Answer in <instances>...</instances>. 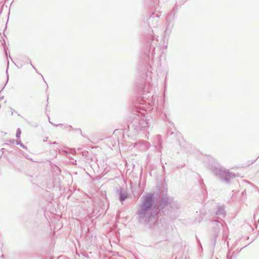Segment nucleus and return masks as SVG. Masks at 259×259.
I'll use <instances>...</instances> for the list:
<instances>
[{"label": "nucleus", "instance_id": "obj_22", "mask_svg": "<svg viewBox=\"0 0 259 259\" xmlns=\"http://www.w3.org/2000/svg\"><path fill=\"white\" fill-rule=\"evenodd\" d=\"M41 76L42 77V78H44V76L42 75H41Z\"/></svg>", "mask_w": 259, "mask_h": 259}, {"label": "nucleus", "instance_id": "obj_14", "mask_svg": "<svg viewBox=\"0 0 259 259\" xmlns=\"http://www.w3.org/2000/svg\"><path fill=\"white\" fill-rule=\"evenodd\" d=\"M21 134V131L20 128H18L16 132V136L17 138H20Z\"/></svg>", "mask_w": 259, "mask_h": 259}, {"label": "nucleus", "instance_id": "obj_20", "mask_svg": "<svg viewBox=\"0 0 259 259\" xmlns=\"http://www.w3.org/2000/svg\"><path fill=\"white\" fill-rule=\"evenodd\" d=\"M47 141V139L44 140V142Z\"/></svg>", "mask_w": 259, "mask_h": 259}, {"label": "nucleus", "instance_id": "obj_16", "mask_svg": "<svg viewBox=\"0 0 259 259\" xmlns=\"http://www.w3.org/2000/svg\"><path fill=\"white\" fill-rule=\"evenodd\" d=\"M154 19L157 20V18H155L154 17H150V18H149V21H151V20H154Z\"/></svg>", "mask_w": 259, "mask_h": 259}, {"label": "nucleus", "instance_id": "obj_23", "mask_svg": "<svg viewBox=\"0 0 259 259\" xmlns=\"http://www.w3.org/2000/svg\"><path fill=\"white\" fill-rule=\"evenodd\" d=\"M41 76L42 77V78H44V76L42 75H41Z\"/></svg>", "mask_w": 259, "mask_h": 259}, {"label": "nucleus", "instance_id": "obj_12", "mask_svg": "<svg viewBox=\"0 0 259 259\" xmlns=\"http://www.w3.org/2000/svg\"><path fill=\"white\" fill-rule=\"evenodd\" d=\"M157 139L158 140V144L159 145L160 148H161V144H162V141H161V137L160 135H157Z\"/></svg>", "mask_w": 259, "mask_h": 259}, {"label": "nucleus", "instance_id": "obj_6", "mask_svg": "<svg viewBox=\"0 0 259 259\" xmlns=\"http://www.w3.org/2000/svg\"><path fill=\"white\" fill-rule=\"evenodd\" d=\"M216 214L218 215L220 218H224L225 217L226 211L224 206H220L218 207Z\"/></svg>", "mask_w": 259, "mask_h": 259}, {"label": "nucleus", "instance_id": "obj_21", "mask_svg": "<svg viewBox=\"0 0 259 259\" xmlns=\"http://www.w3.org/2000/svg\"><path fill=\"white\" fill-rule=\"evenodd\" d=\"M41 76L42 77V78H44V76L42 75H41Z\"/></svg>", "mask_w": 259, "mask_h": 259}, {"label": "nucleus", "instance_id": "obj_3", "mask_svg": "<svg viewBox=\"0 0 259 259\" xmlns=\"http://www.w3.org/2000/svg\"><path fill=\"white\" fill-rule=\"evenodd\" d=\"M208 168L213 172L216 177L226 183H229L230 180L235 178L236 176L234 173L230 172L229 170L225 169L218 164L209 165H208Z\"/></svg>", "mask_w": 259, "mask_h": 259}, {"label": "nucleus", "instance_id": "obj_2", "mask_svg": "<svg viewBox=\"0 0 259 259\" xmlns=\"http://www.w3.org/2000/svg\"><path fill=\"white\" fill-rule=\"evenodd\" d=\"M157 74L151 70H148L146 73L144 83L138 85V89L143 95L150 94L153 87L157 85Z\"/></svg>", "mask_w": 259, "mask_h": 259}, {"label": "nucleus", "instance_id": "obj_11", "mask_svg": "<svg viewBox=\"0 0 259 259\" xmlns=\"http://www.w3.org/2000/svg\"><path fill=\"white\" fill-rule=\"evenodd\" d=\"M228 237V233L227 232V228L225 227L223 229V237L225 239Z\"/></svg>", "mask_w": 259, "mask_h": 259}, {"label": "nucleus", "instance_id": "obj_17", "mask_svg": "<svg viewBox=\"0 0 259 259\" xmlns=\"http://www.w3.org/2000/svg\"><path fill=\"white\" fill-rule=\"evenodd\" d=\"M30 65L32 66V67L35 69V70L37 72L36 68L34 67V66L32 65V64L30 62Z\"/></svg>", "mask_w": 259, "mask_h": 259}, {"label": "nucleus", "instance_id": "obj_9", "mask_svg": "<svg viewBox=\"0 0 259 259\" xmlns=\"http://www.w3.org/2000/svg\"><path fill=\"white\" fill-rule=\"evenodd\" d=\"M127 197V194L125 192H122L121 190L119 193V200L122 202Z\"/></svg>", "mask_w": 259, "mask_h": 259}, {"label": "nucleus", "instance_id": "obj_8", "mask_svg": "<svg viewBox=\"0 0 259 259\" xmlns=\"http://www.w3.org/2000/svg\"><path fill=\"white\" fill-rule=\"evenodd\" d=\"M150 96L148 97V98L146 99L147 100V102L149 104H150V102H151V104L152 105H155L156 102H157V96H154V95H152L150 98H149ZM147 102V101H145Z\"/></svg>", "mask_w": 259, "mask_h": 259}, {"label": "nucleus", "instance_id": "obj_5", "mask_svg": "<svg viewBox=\"0 0 259 259\" xmlns=\"http://www.w3.org/2000/svg\"><path fill=\"white\" fill-rule=\"evenodd\" d=\"M213 228V235L217 238L221 230H223L225 227L223 226L222 223L218 221H215L212 224Z\"/></svg>", "mask_w": 259, "mask_h": 259}, {"label": "nucleus", "instance_id": "obj_18", "mask_svg": "<svg viewBox=\"0 0 259 259\" xmlns=\"http://www.w3.org/2000/svg\"><path fill=\"white\" fill-rule=\"evenodd\" d=\"M229 253H228V254H227V258H229Z\"/></svg>", "mask_w": 259, "mask_h": 259}, {"label": "nucleus", "instance_id": "obj_13", "mask_svg": "<svg viewBox=\"0 0 259 259\" xmlns=\"http://www.w3.org/2000/svg\"><path fill=\"white\" fill-rule=\"evenodd\" d=\"M55 126H57L58 125H62V126H63L64 128H68L70 130H72V127L71 126V125H63V124H59L58 125H56V124H54Z\"/></svg>", "mask_w": 259, "mask_h": 259}, {"label": "nucleus", "instance_id": "obj_10", "mask_svg": "<svg viewBox=\"0 0 259 259\" xmlns=\"http://www.w3.org/2000/svg\"><path fill=\"white\" fill-rule=\"evenodd\" d=\"M174 18V15L173 14H169L167 16L166 18V22L169 25L170 23V21L172 20Z\"/></svg>", "mask_w": 259, "mask_h": 259}, {"label": "nucleus", "instance_id": "obj_7", "mask_svg": "<svg viewBox=\"0 0 259 259\" xmlns=\"http://www.w3.org/2000/svg\"><path fill=\"white\" fill-rule=\"evenodd\" d=\"M172 201V198L170 197H168L167 196H164L162 198L160 201V205L161 206H165L167 204H170Z\"/></svg>", "mask_w": 259, "mask_h": 259}, {"label": "nucleus", "instance_id": "obj_1", "mask_svg": "<svg viewBox=\"0 0 259 259\" xmlns=\"http://www.w3.org/2000/svg\"><path fill=\"white\" fill-rule=\"evenodd\" d=\"M143 200L137 211V214L140 222H148L153 216L154 206L153 194L149 193L142 197Z\"/></svg>", "mask_w": 259, "mask_h": 259}, {"label": "nucleus", "instance_id": "obj_19", "mask_svg": "<svg viewBox=\"0 0 259 259\" xmlns=\"http://www.w3.org/2000/svg\"><path fill=\"white\" fill-rule=\"evenodd\" d=\"M53 144H57V143L56 142H54Z\"/></svg>", "mask_w": 259, "mask_h": 259}, {"label": "nucleus", "instance_id": "obj_4", "mask_svg": "<svg viewBox=\"0 0 259 259\" xmlns=\"http://www.w3.org/2000/svg\"><path fill=\"white\" fill-rule=\"evenodd\" d=\"M148 126V122L145 115L141 112H138L133 115V120L128 125L129 128H134L137 133L142 128Z\"/></svg>", "mask_w": 259, "mask_h": 259}, {"label": "nucleus", "instance_id": "obj_15", "mask_svg": "<svg viewBox=\"0 0 259 259\" xmlns=\"http://www.w3.org/2000/svg\"><path fill=\"white\" fill-rule=\"evenodd\" d=\"M17 145H19L21 147H22L23 148H25V146L22 143L20 140L17 141Z\"/></svg>", "mask_w": 259, "mask_h": 259}]
</instances>
